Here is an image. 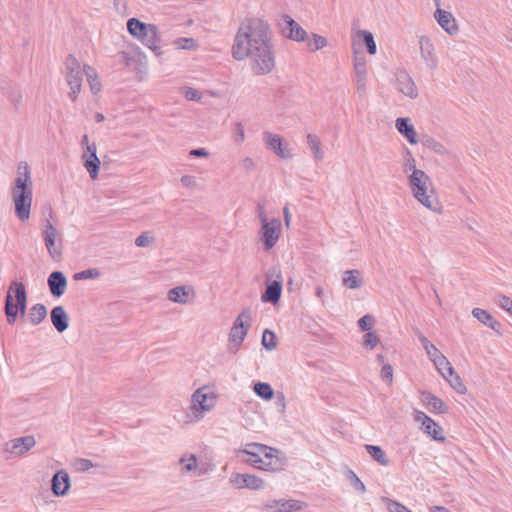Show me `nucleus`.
<instances>
[{
    "instance_id": "29",
    "label": "nucleus",
    "mask_w": 512,
    "mask_h": 512,
    "mask_svg": "<svg viewBox=\"0 0 512 512\" xmlns=\"http://www.w3.org/2000/svg\"><path fill=\"white\" fill-rule=\"evenodd\" d=\"M409 118H397L395 126L400 134H402L409 143H417V133L412 124L409 123Z\"/></svg>"
},
{
    "instance_id": "40",
    "label": "nucleus",
    "mask_w": 512,
    "mask_h": 512,
    "mask_svg": "<svg viewBox=\"0 0 512 512\" xmlns=\"http://www.w3.org/2000/svg\"><path fill=\"white\" fill-rule=\"evenodd\" d=\"M253 391L257 396L264 400H271L274 397V390L272 386L266 382L255 383Z\"/></svg>"
},
{
    "instance_id": "51",
    "label": "nucleus",
    "mask_w": 512,
    "mask_h": 512,
    "mask_svg": "<svg viewBox=\"0 0 512 512\" xmlns=\"http://www.w3.org/2000/svg\"><path fill=\"white\" fill-rule=\"evenodd\" d=\"M183 95L189 101H200L202 98L201 92L192 87H184Z\"/></svg>"
},
{
    "instance_id": "44",
    "label": "nucleus",
    "mask_w": 512,
    "mask_h": 512,
    "mask_svg": "<svg viewBox=\"0 0 512 512\" xmlns=\"http://www.w3.org/2000/svg\"><path fill=\"white\" fill-rule=\"evenodd\" d=\"M262 345L267 350H273L276 347V336L269 329L264 330L262 335Z\"/></svg>"
},
{
    "instance_id": "23",
    "label": "nucleus",
    "mask_w": 512,
    "mask_h": 512,
    "mask_svg": "<svg viewBox=\"0 0 512 512\" xmlns=\"http://www.w3.org/2000/svg\"><path fill=\"white\" fill-rule=\"evenodd\" d=\"M70 488V477L64 470L57 471L51 480V489L54 495L64 496Z\"/></svg>"
},
{
    "instance_id": "16",
    "label": "nucleus",
    "mask_w": 512,
    "mask_h": 512,
    "mask_svg": "<svg viewBox=\"0 0 512 512\" xmlns=\"http://www.w3.org/2000/svg\"><path fill=\"white\" fill-rule=\"evenodd\" d=\"M415 420L421 422V428L424 433L431 436L434 440L442 441V428L424 412L416 411Z\"/></svg>"
},
{
    "instance_id": "17",
    "label": "nucleus",
    "mask_w": 512,
    "mask_h": 512,
    "mask_svg": "<svg viewBox=\"0 0 512 512\" xmlns=\"http://www.w3.org/2000/svg\"><path fill=\"white\" fill-rule=\"evenodd\" d=\"M434 18L437 23L445 30L449 35H455L459 31V26L455 17L451 12L439 8H436Z\"/></svg>"
},
{
    "instance_id": "46",
    "label": "nucleus",
    "mask_w": 512,
    "mask_h": 512,
    "mask_svg": "<svg viewBox=\"0 0 512 512\" xmlns=\"http://www.w3.org/2000/svg\"><path fill=\"white\" fill-rule=\"evenodd\" d=\"M495 303L512 316V299L508 296L499 294L495 298Z\"/></svg>"
},
{
    "instance_id": "58",
    "label": "nucleus",
    "mask_w": 512,
    "mask_h": 512,
    "mask_svg": "<svg viewBox=\"0 0 512 512\" xmlns=\"http://www.w3.org/2000/svg\"><path fill=\"white\" fill-rule=\"evenodd\" d=\"M429 147L435 152V153H438V154H446L447 150L446 148L444 147V145L438 141H435V140H431L429 141Z\"/></svg>"
},
{
    "instance_id": "28",
    "label": "nucleus",
    "mask_w": 512,
    "mask_h": 512,
    "mask_svg": "<svg viewBox=\"0 0 512 512\" xmlns=\"http://www.w3.org/2000/svg\"><path fill=\"white\" fill-rule=\"evenodd\" d=\"M472 315L479 322L483 323L484 325L488 326L489 328L500 334L501 323L494 319L493 316L488 311L481 308H474L472 310Z\"/></svg>"
},
{
    "instance_id": "8",
    "label": "nucleus",
    "mask_w": 512,
    "mask_h": 512,
    "mask_svg": "<svg viewBox=\"0 0 512 512\" xmlns=\"http://www.w3.org/2000/svg\"><path fill=\"white\" fill-rule=\"evenodd\" d=\"M251 312L249 309H244L236 318L229 334V350L236 352L243 340L245 339L247 332L250 328Z\"/></svg>"
},
{
    "instance_id": "7",
    "label": "nucleus",
    "mask_w": 512,
    "mask_h": 512,
    "mask_svg": "<svg viewBox=\"0 0 512 512\" xmlns=\"http://www.w3.org/2000/svg\"><path fill=\"white\" fill-rule=\"evenodd\" d=\"M64 64V76L70 88L69 97L72 101H75L81 91L83 75H85L84 65L82 66L73 55L67 56Z\"/></svg>"
},
{
    "instance_id": "14",
    "label": "nucleus",
    "mask_w": 512,
    "mask_h": 512,
    "mask_svg": "<svg viewBox=\"0 0 512 512\" xmlns=\"http://www.w3.org/2000/svg\"><path fill=\"white\" fill-rule=\"evenodd\" d=\"M230 483L238 488H248L252 490H259L263 488L264 481L252 474H241V473H234L230 477Z\"/></svg>"
},
{
    "instance_id": "54",
    "label": "nucleus",
    "mask_w": 512,
    "mask_h": 512,
    "mask_svg": "<svg viewBox=\"0 0 512 512\" xmlns=\"http://www.w3.org/2000/svg\"><path fill=\"white\" fill-rule=\"evenodd\" d=\"M153 241V236L150 232H143L135 239L137 247H148Z\"/></svg>"
},
{
    "instance_id": "43",
    "label": "nucleus",
    "mask_w": 512,
    "mask_h": 512,
    "mask_svg": "<svg viewBox=\"0 0 512 512\" xmlns=\"http://www.w3.org/2000/svg\"><path fill=\"white\" fill-rule=\"evenodd\" d=\"M418 338L422 343L423 348L425 349L430 360L440 353L438 348L435 345H433L422 333H418Z\"/></svg>"
},
{
    "instance_id": "49",
    "label": "nucleus",
    "mask_w": 512,
    "mask_h": 512,
    "mask_svg": "<svg viewBox=\"0 0 512 512\" xmlns=\"http://www.w3.org/2000/svg\"><path fill=\"white\" fill-rule=\"evenodd\" d=\"M233 140L236 144H241L245 139L244 127L241 123H236L232 131Z\"/></svg>"
},
{
    "instance_id": "31",
    "label": "nucleus",
    "mask_w": 512,
    "mask_h": 512,
    "mask_svg": "<svg viewBox=\"0 0 512 512\" xmlns=\"http://www.w3.org/2000/svg\"><path fill=\"white\" fill-rule=\"evenodd\" d=\"M354 39L359 41V44H362L366 47L367 52L370 55H375L377 52V45L374 40V36L371 32L366 30H358L355 33Z\"/></svg>"
},
{
    "instance_id": "25",
    "label": "nucleus",
    "mask_w": 512,
    "mask_h": 512,
    "mask_svg": "<svg viewBox=\"0 0 512 512\" xmlns=\"http://www.w3.org/2000/svg\"><path fill=\"white\" fill-rule=\"evenodd\" d=\"M50 319L59 333L64 332L69 327V316L62 306H56L51 310Z\"/></svg>"
},
{
    "instance_id": "11",
    "label": "nucleus",
    "mask_w": 512,
    "mask_h": 512,
    "mask_svg": "<svg viewBox=\"0 0 512 512\" xmlns=\"http://www.w3.org/2000/svg\"><path fill=\"white\" fill-rule=\"evenodd\" d=\"M281 32L286 38L302 42L307 37V32L289 15H284L279 23Z\"/></svg>"
},
{
    "instance_id": "42",
    "label": "nucleus",
    "mask_w": 512,
    "mask_h": 512,
    "mask_svg": "<svg viewBox=\"0 0 512 512\" xmlns=\"http://www.w3.org/2000/svg\"><path fill=\"white\" fill-rule=\"evenodd\" d=\"M450 386L459 394H464L466 393L467 389H466V386L464 385V383L462 382L460 376L455 372V370L453 369V374L452 375H449V377H447L446 379Z\"/></svg>"
},
{
    "instance_id": "27",
    "label": "nucleus",
    "mask_w": 512,
    "mask_h": 512,
    "mask_svg": "<svg viewBox=\"0 0 512 512\" xmlns=\"http://www.w3.org/2000/svg\"><path fill=\"white\" fill-rule=\"evenodd\" d=\"M267 451L266 445L258 443H248L245 448L241 450V454L249 455L250 457H256V460H246L248 463L257 467L260 463H264L262 458V452Z\"/></svg>"
},
{
    "instance_id": "34",
    "label": "nucleus",
    "mask_w": 512,
    "mask_h": 512,
    "mask_svg": "<svg viewBox=\"0 0 512 512\" xmlns=\"http://www.w3.org/2000/svg\"><path fill=\"white\" fill-rule=\"evenodd\" d=\"M354 72L357 92L360 97H364L366 94L367 67H364L362 64L355 65Z\"/></svg>"
},
{
    "instance_id": "21",
    "label": "nucleus",
    "mask_w": 512,
    "mask_h": 512,
    "mask_svg": "<svg viewBox=\"0 0 512 512\" xmlns=\"http://www.w3.org/2000/svg\"><path fill=\"white\" fill-rule=\"evenodd\" d=\"M277 280L268 282L266 289L261 295V301L264 303L276 304L280 300L282 292L281 273L278 272Z\"/></svg>"
},
{
    "instance_id": "57",
    "label": "nucleus",
    "mask_w": 512,
    "mask_h": 512,
    "mask_svg": "<svg viewBox=\"0 0 512 512\" xmlns=\"http://www.w3.org/2000/svg\"><path fill=\"white\" fill-rule=\"evenodd\" d=\"M381 378L383 381L391 383L393 379V368L390 364H383L381 369Z\"/></svg>"
},
{
    "instance_id": "37",
    "label": "nucleus",
    "mask_w": 512,
    "mask_h": 512,
    "mask_svg": "<svg viewBox=\"0 0 512 512\" xmlns=\"http://www.w3.org/2000/svg\"><path fill=\"white\" fill-rule=\"evenodd\" d=\"M365 449L371 458L378 462L380 465L388 466L390 464L387 454L380 446L366 445Z\"/></svg>"
},
{
    "instance_id": "38",
    "label": "nucleus",
    "mask_w": 512,
    "mask_h": 512,
    "mask_svg": "<svg viewBox=\"0 0 512 512\" xmlns=\"http://www.w3.org/2000/svg\"><path fill=\"white\" fill-rule=\"evenodd\" d=\"M431 361L434 363L438 372L443 376L444 379H447L445 371H449V375L453 374L454 368L441 352L437 356L433 357Z\"/></svg>"
},
{
    "instance_id": "59",
    "label": "nucleus",
    "mask_w": 512,
    "mask_h": 512,
    "mask_svg": "<svg viewBox=\"0 0 512 512\" xmlns=\"http://www.w3.org/2000/svg\"><path fill=\"white\" fill-rule=\"evenodd\" d=\"M276 406L280 409V411L282 413H284L285 411V408H286V399H285V396L282 392H278L276 394V402H275Z\"/></svg>"
},
{
    "instance_id": "55",
    "label": "nucleus",
    "mask_w": 512,
    "mask_h": 512,
    "mask_svg": "<svg viewBox=\"0 0 512 512\" xmlns=\"http://www.w3.org/2000/svg\"><path fill=\"white\" fill-rule=\"evenodd\" d=\"M374 324H375L374 318L369 314L364 315L358 321V326L363 331H369L374 326Z\"/></svg>"
},
{
    "instance_id": "2",
    "label": "nucleus",
    "mask_w": 512,
    "mask_h": 512,
    "mask_svg": "<svg viewBox=\"0 0 512 512\" xmlns=\"http://www.w3.org/2000/svg\"><path fill=\"white\" fill-rule=\"evenodd\" d=\"M11 197L16 216L21 221L28 220L33 198V182L27 162H20L17 166V176L11 187Z\"/></svg>"
},
{
    "instance_id": "13",
    "label": "nucleus",
    "mask_w": 512,
    "mask_h": 512,
    "mask_svg": "<svg viewBox=\"0 0 512 512\" xmlns=\"http://www.w3.org/2000/svg\"><path fill=\"white\" fill-rule=\"evenodd\" d=\"M97 147L95 143L87 144L85 148L82 159L83 165L86 168L87 172L91 179H96L99 172L100 160L97 157Z\"/></svg>"
},
{
    "instance_id": "60",
    "label": "nucleus",
    "mask_w": 512,
    "mask_h": 512,
    "mask_svg": "<svg viewBox=\"0 0 512 512\" xmlns=\"http://www.w3.org/2000/svg\"><path fill=\"white\" fill-rule=\"evenodd\" d=\"M414 170H418L415 166V159L412 157V156H409L407 159H406V162L404 164V172L405 173H408V172H413Z\"/></svg>"
},
{
    "instance_id": "62",
    "label": "nucleus",
    "mask_w": 512,
    "mask_h": 512,
    "mask_svg": "<svg viewBox=\"0 0 512 512\" xmlns=\"http://www.w3.org/2000/svg\"><path fill=\"white\" fill-rule=\"evenodd\" d=\"M189 154L194 157H207L209 155L204 148L192 149Z\"/></svg>"
},
{
    "instance_id": "32",
    "label": "nucleus",
    "mask_w": 512,
    "mask_h": 512,
    "mask_svg": "<svg viewBox=\"0 0 512 512\" xmlns=\"http://www.w3.org/2000/svg\"><path fill=\"white\" fill-rule=\"evenodd\" d=\"M151 25L152 24H145L137 18H131L127 21V29L129 33L139 40L145 36L148 30H151Z\"/></svg>"
},
{
    "instance_id": "35",
    "label": "nucleus",
    "mask_w": 512,
    "mask_h": 512,
    "mask_svg": "<svg viewBox=\"0 0 512 512\" xmlns=\"http://www.w3.org/2000/svg\"><path fill=\"white\" fill-rule=\"evenodd\" d=\"M307 144L313 154L316 162H321L324 159V152L321 148V141L315 134L309 133L306 136Z\"/></svg>"
},
{
    "instance_id": "3",
    "label": "nucleus",
    "mask_w": 512,
    "mask_h": 512,
    "mask_svg": "<svg viewBox=\"0 0 512 512\" xmlns=\"http://www.w3.org/2000/svg\"><path fill=\"white\" fill-rule=\"evenodd\" d=\"M410 190L415 199L433 212L440 211L430 177L422 170H414L408 177Z\"/></svg>"
},
{
    "instance_id": "33",
    "label": "nucleus",
    "mask_w": 512,
    "mask_h": 512,
    "mask_svg": "<svg viewBox=\"0 0 512 512\" xmlns=\"http://www.w3.org/2000/svg\"><path fill=\"white\" fill-rule=\"evenodd\" d=\"M141 42L154 52L160 51V37L158 35V28L152 24Z\"/></svg>"
},
{
    "instance_id": "26",
    "label": "nucleus",
    "mask_w": 512,
    "mask_h": 512,
    "mask_svg": "<svg viewBox=\"0 0 512 512\" xmlns=\"http://www.w3.org/2000/svg\"><path fill=\"white\" fill-rule=\"evenodd\" d=\"M422 401L431 413L443 414L447 412L445 403L430 392L422 393Z\"/></svg>"
},
{
    "instance_id": "50",
    "label": "nucleus",
    "mask_w": 512,
    "mask_h": 512,
    "mask_svg": "<svg viewBox=\"0 0 512 512\" xmlns=\"http://www.w3.org/2000/svg\"><path fill=\"white\" fill-rule=\"evenodd\" d=\"M74 466L78 472H86L97 465L93 464L89 459L79 458L75 461Z\"/></svg>"
},
{
    "instance_id": "12",
    "label": "nucleus",
    "mask_w": 512,
    "mask_h": 512,
    "mask_svg": "<svg viewBox=\"0 0 512 512\" xmlns=\"http://www.w3.org/2000/svg\"><path fill=\"white\" fill-rule=\"evenodd\" d=\"M396 88L404 96L410 99H416L418 97V88L410 76L405 70H399L395 74Z\"/></svg>"
},
{
    "instance_id": "5",
    "label": "nucleus",
    "mask_w": 512,
    "mask_h": 512,
    "mask_svg": "<svg viewBox=\"0 0 512 512\" xmlns=\"http://www.w3.org/2000/svg\"><path fill=\"white\" fill-rule=\"evenodd\" d=\"M217 394L208 386L198 388L191 396V405L187 413L189 422H198L203 419L216 405Z\"/></svg>"
},
{
    "instance_id": "4",
    "label": "nucleus",
    "mask_w": 512,
    "mask_h": 512,
    "mask_svg": "<svg viewBox=\"0 0 512 512\" xmlns=\"http://www.w3.org/2000/svg\"><path fill=\"white\" fill-rule=\"evenodd\" d=\"M27 308V294L22 282H11L5 297V314L7 322L15 323L17 315L24 316Z\"/></svg>"
},
{
    "instance_id": "53",
    "label": "nucleus",
    "mask_w": 512,
    "mask_h": 512,
    "mask_svg": "<svg viewBox=\"0 0 512 512\" xmlns=\"http://www.w3.org/2000/svg\"><path fill=\"white\" fill-rule=\"evenodd\" d=\"M348 478L351 481V485L359 492L364 493L366 491V487L364 483L360 480V478L350 470L348 472Z\"/></svg>"
},
{
    "instance_id": "63",
    "label": "nucleus",
    "mask_w": 512,
    "mask_h": 512,
    "mask_svg": "<svg viewBox=\"0 0 512 512\" xmlns=\"http://www.w3.org/2000/svg\"><path fill=\"white\" fill-rule=\"evenodd\" d=\"M257 211H258V218H259L261 224L270 221V220L267 219V216H266L265 209H264L263 205L259 204L258 207H257Z\"/></svg>"
},
{
    "instance_id": "6",
    "label": "nucleus",
    "mask_w": 512,
    "mask_h": 512,
    "mask_svg": "<svg viewBox=\"0 0 512 512\" xmlns=\"http://www.w3.org/2000/svg\"><path fill=\"white\" fill-rule=\"evenodd\" d=\"M41 235L49 257L60 262L63 258V238L59 230L48 220L42 224Z\"/></svg>"
},
{
    "instance_id": "47",
    "label": "nucleus",
    "mask_w": 512,
    "mask_h": 512,
    "mask_svg": "<svg viewBox=\"0 0 512 512\" xmlns=\"http://www.w3.org/2000/svg\"><path fill=\"white\" fill-rule=\"evenodd\" d=\"M383 503L386 505V508L389 512H405L406 506L403 504L392 500L390 498L384 497L382 498Z\"/></svg>"
},
{
    "instance_id": "1",
    "label": "nucleus",
    "mask_w": 512,
    "mask_h": 512,
    "mask_svg": "<svg viewBox=\"0 0 512 512\" xmlns=\"http://www.w3.org/2000/svg\"><path fill=\"white\" fill-rule=\"evenodd\" d=\"M231 53L237 61L249 60L254 75L269 74L276 61L268 23L259 18L244 20L234 37Z\"/></svg>"
},
{
    "instance_id": "48",
    "label": "nucleus",
    "mask_w": 512,
    "mask_h": 512,
    "mask_svg": "<svg viewBox=\"0 0 512 512\" xmlns=\"http://www.w3.org/2000/svg\"><path fill=\"white\" fill-rule=\"evenodd\" d=\"M100 276V272L96 268L92 269H86L81 272H78L74 275V278L76 280H83V279H94L98 278Z\"/></svg>"
},
{
    "instance_id": "64",
    "label": "nucleus",
    "mask_w": 512,
    "mask_h": 512,
    "mask_svg": "<svg viewBox=\"0 0 512 512\" xmlns=\"http://www.w3.org/2000/svg\"><path fill=\"white\" fill-rule=\"evenodd\" d=\"M241 167L245 170H251L254 168V161L249 157L244 158L241 161Z\"/></svg>"
},
{
    "instance_id": "61",
    "label": "nucleus",
    "mask_w": 512,
    "mask_h": 512,
    "mask_svg": "<svg viewBox=\"0 0 512 512\" xmlns=\"http://www.w3.org/2000/svg\"><path fill=\"white\" fill-rule=\"evenodd\" d=\"M181 183L186 187H193L196 184L195 178L191 175H184L181 177Z\"/></svg>"
},
{
    "instance_id": "41",
    "label": "nucleus",
    "mask_w": 512,
    "mask_h": 512,
    "mask_svg": "<svg viewBox=\"0 0 512 512\" xmlns=\"http://www.w3.org/2000/svg\"><path fill=\"white\" fill-rule=\"evenodd\" d=\"M184 472H192L197 467V457L194 454H185L179 460Z\"/></svg>"
},
{
    "instance_id": "52",
    "label": "nucleus",
    "mask_w": 512,
    "mask_h": 512,
    "mask_svg": "<svg viewBox=\"0 0 512 512\" xmlns=\"http://www.w3.org/2000/svg\"><path fill=\"white\" fill-rule=\"evenodd\" d=\"M175 45L179 49H186V50L194 49L197 46L196 41L193 38H178L175 41Z\"/></svg>"
},
{
    "instance_id": "56",
    "label": "nucleus",
    "mask_w": 512,
    "mask_h": 512,
    "mask_svg": "<svg viewBox=\"0 0 512 512\" xmlns=\"http://www.w3.org/2000/svg\"><path fill=\"white\" fill-rule=\"evenodd\" d=\"M379 342V338L378 336L376 335L375 332H367L365 335H364V346L369 348V349H373L374 347L377 346Z\"/></svg>"
},
{
    "instance_id": "18",
    "label": "nucleus",
    "mask_w": 512,
    "mask_h": 512,
    "mask_svg": "<svg viewBox=\"0 0 512 512\" xmlns=\"http://www.w3.org/2000/svg\"><path fill=\"white\" fill-rule=\"evenodd\" d=\"M267 512H292L302 509V503L298 500H269L265 504Z\"/></svg>"
},
{
    "instance_id": "39",
    "label": "nucleus",
    "mask_w": 512,
    "mask_h": 512,
    "mask_svg": "<svg viewBox=\"0 0 512 512\" xmlns=\"http://www.w3.org/2000/svg\"><path fill=\"white\" fill-rule=\"evenodd\" d=\"M84 73H85L87 82L90 86L91 92L93 94L98 93L101 90V83L98 80L96 71L89 65H84Z\"/></svg>"
},
{
    "instance_id": "36",
    "label": "nucleus",
    "mask_w": 512,
    "mask_h": 512,
    "mask_svg": "<svg viewBox=\"0 0 512 512\" xmlns=\"http://www.w3.org/2000/svg\"><path fill=\"white\" fill-rule=\"evenodd\" d=\"M47 316V308L44 304L37 303L34 304L28 313L29 321L32 325L40 324Z\"/></svg>"
},
{
    "instance_id": "20",
    "label": "nucleus",
    "mask_w": 512,
    "mask_h": 512,
    "mask_svg": "<svg viewBox=\"0 0 512 512\" xmlns=\"http://www.w3.org/2000/svg\"><path fill=\"white\" fill-rule=\"evenodd\" d=\"M264 138L268 148L273 150L277 156L282 159H290L292 157L290 150L287 148V145H283L282 138L279 135L265 132Z\"/></svg>"
},
{
    "instance_id": "9",
    "label": "nucleus",
    "mask_w": 512,
    "mask_h": 512,
    "mask_svg": "<svg viewBox=\"0 0 512 512\" xmlns=\"http://www.w3.org/2000/svg\"><path fill=\"white\" fill-rule=\"evenodd\" d=\"M280 229L281 221L277 218L261 224L259 235L266 250H270L275 246L280 236Z\"/></svg>"
},
{
    "instance_id": "15",
    "label": "nucleus",
    "mask_w": 512,
    "mask_h": 512,
    "mask_svg": "<svg viewBox=\"0 0 512 512\" xmlns=\"http://www.w3.org/2000/svg\"><path fill=\"white\" fill-rule=\"evenodd\" d=\"M419 49L421 58L423 59L427 68L434 70L437 67V57L435 54L434 45L428 36H420Z\"/></svg>"
},
{
    "instance_id": "19",
    "label": "nucleus",
    "mask_w": 512,
    "mask_h": 512,
    "mask_svg": "<svg viewBox=\"0 0 512 512\" xmlns=\"http://www.w3.org/2000/svg\"><path fill=\"white\" fill-rule=\"evenodd\" d=\"M194 296V290L191 286H177L167 293L169 301L182 305L191 303Z\"/></svg>"
},
{
    "instance_id": "10",
    "label": "nucleus",
    "mask_w": 512,
    "mask_h": 512,
    "mask_svg": "<svg viewBox=\"0 0 512 512\" xmlns=\"http://www.w3.org/2000/svg\"><path fill=\"white\" fill-rule=\"evenodd\" d=\"M35 444L36 440L31 435L14 438L4 444V452L11 457H19L32 449Z\"/></svg>"
},
{
    "instance_id": "22",
    "label": "nucleus",
    "mask_w": 512,
    "mask_h": 512,
    "mask_svg": "<svg viewBox=\"0 0 512 512\" xmlns=\"http://www.w3.org/2000/svg\"><path fill=\"white\" fill-rule=\"evenodd\" d=\"M267 451L262 452V458L264 463L257 465V468L264 470H280L284 465L281 458L278 456L279 451L277 449L266 446Z\"/></svg>"
},
{
    "instance_id": "24",
    "label": "nucleus",
    "mask_w": 512,
    "mask_h": 512,
    "mask_svg": "<svg viewBox=\"0 0 512 512\" xmlns=\"http://www.w3.org/2000/svg\"><path fill=\"white\" fill-rule=\"evenodd\" d=\"M47 284L54 297H61L67 287V279L61 271H54L49 275Z\"/></svg>"
},
{
    "instance_id": "45",
    "label": "nucleus",
    "mask_w": 512,
    "mask_h": 512,
    "mask_svg": "<svg viewBox=\"0 0 512 512\" xmlns=\"http://www.w3.org/2000/svg\"><path fill=\"white\" fill-rule=\"evenodd\" d=\"M327 45V40L318 34H313L312 38L308 41V47L312 51L320 50Z\"/></svg>"
},
{
    "instance_id": "30",
    "label": "nucleus",
    "mask_w": 512,
    "mask_h": 512,
    "mask_svg": "<svg viewBox=\"0 0 512 512\" xmlns=\"http://www.w3.org/2000/svg\"><path fill=\"white\" fill-rule=\"evenodd\" d=\"M342 284L348 289H359L363 285L361 273L357 269L346 270L342 275Z\"/></svg>"
}]
</instances>
